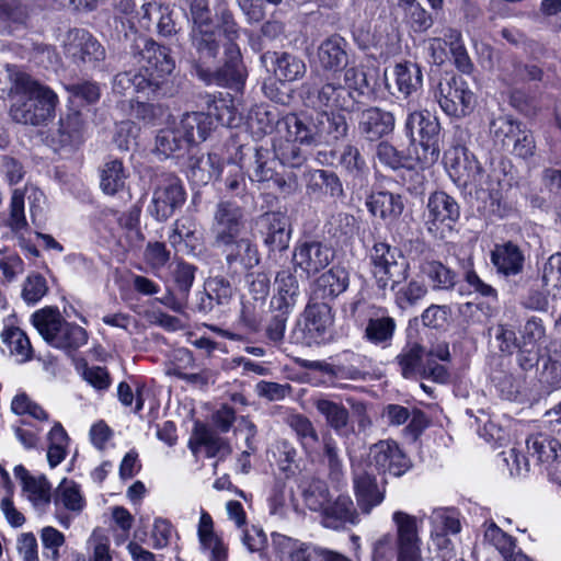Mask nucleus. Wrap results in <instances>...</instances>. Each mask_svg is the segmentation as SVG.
<instances>
[{
    "label": "nucleus",
    "instance_id": "f257e3e1",
    "mask_svg": "<svg viewBox=\"0 0 561 561\" xmlns=\"http://www.w3.org/2000/svg\"><path fill=\"white\" fill-rule=\"evenodd\" d=\"M244 227L245 215L241 206L229 199L216 204L210 225L211 247L225 256L228 270L237 264L244 270L260 264L256 244L250 238L241 237Z\"/></svg>",
    "mask_w": 561,
    "mask_h": 561
},
{
    "label": "nucleus",
    "instance_id": "f03ea898",
    "mask_svg": "<svg viewBox=\"0 0 561 561\" xmlns=\"http://www.w3.org/2000/svg\"><path fill=\"white\" fill-rule=\"evenodd\" d=\"M14 82L16 89L23 92L10 110L14 122L39 126L55 116L58 96L50 88L24 72H18Z\"/></svg>",
    "mask_w": 561,
    "mask_h": 561
},
{
    "label": "nucleus",
    "instance_id": "7ed1b4c3",
    "mask_svg": "<svg viewBox=\"0 0 561 561\" xmlns=\"http://www.w3.org/2000/svg\"><path fill=\"white\" fill-rule=\"evenodd\" d=\"M205 104L206 111L185 113L179 122L193 146L205 141L219 125L230 126L233 119L232 110L225 100L206 94Z\"/></svg>",
    "mask_w": 561,
    "mask_h": 561
},
{
    "label": "nucleus",
    "instance_id": "20e7f679",
    "mask_svg": "<svg viewBox=\"0 0 561 561\" xmlns=\"http://www.w3.org/2000/svg\"><path fill=\"white\" fill-rule=\"evenodd\" d=\"M440 123L427 110L412 111L404 122V134L410 145H419L422 156L419 159L425 164H434L440 156Z\"/></svg>",
    "mask_w": 561,
    "mask_h": 561
},
{
    "label": "nucleus",
    "instance_id": "39448f33",
    "mask_svg": "<svg viewBox=\"0 0 561 561\" xmlns=\"http://www.w3.org/2000/svg\"><path fill=\"white\" fill-rule=\"evenodd\" d=\"M371 273L378 289L394 290L409 277V264L402 259L399 249L387 242H375L369 251Z\"/></svg>",
    "mask_w": 561,
    "mask_h": 561
},
{
    "label": "nucleus",
    "instance_id": "423d86ee",
    "mask_svg": "<svg viewBox=\"0 0 561 561\" xmlns=\"http://www.w3.org/2000/svg\"><path fill=\"white\" fill-rule=\"evenodd\" d=\"M186 201V191L181 179L172 172L157 173L153 178L151 202L148 214L158 222L168 221L182 208Z\"/></svg>",
    "mask_w": 561,
    "mask_h": 561
},
{
    "label": "nucleus",
    "instance_id": "0eeeda50",
    "mask_svg": "<svg viewBox=\"0 0 561 561\" xmlns=\"http://www.w3.org/2000/svg\"><path fill=\"white\" fill-rule=\"evenodd\" d=\"M196 76L206 84L239 91L243 88L248 76L242 55L237 43L224 45V62L217 68L198 66Z\"/></svg>",
    "mask_w": 561,
    "mask_h": 561
},
{
    "label": "nucleus",
    "instance_id": "6e6552de",
    "mask_svg": "<svg viewBox=\"0 0 561 561\" xmlns=\"http://www.w3.org/2000/svg\"><path fill=\"white\" fill-rule=\"evenodd\" d=\"M302 318L301 336L294 332L296 343L311 346L325 344L333 340L334 313L331 305L316 301L309 297Z\"/></svg>",
    "mask_w": 561,
    "mask_h": 561
},
{
    "label": "nucleus",
    "instance_id": "1a4fd4ad",
    "mask_svg": "<svg viewBox=\"0 0 561 561\" xmlns=\"http://www.w3.org/2000/svg\"><path fill=\"white\" fill-rule=\"evenodd\" d=\"M435 98L445 114L461 118L469 115L476 102L474 93L461 78L451 76L438 82Z\"/></svg>",
    "mask_w": 561,
    "mask_h": 561
},
{
    "label": "nucleus",
    "instance_id": "9d476101",
    "mask_svg": "<svg viewBox=\"0 0 561 561\" xmlns=\"http://www.w3.org/2000/svg\"><path fill=\"white\" fill-rule=\"evenodd\" d=\"M335 257V250L328 243L308 238L299 240L293 250L291 264L309 278L323 271Z\"/></svg>",
    "mask_w": 561,
    "mask_h": 561
},
{
    "label": "nucleus",
    "instance_id": "9b49d317",
    "mask_svg": "<svg viewBox=\"0 0 561 561\" xmlns=\"http://www.w3.org/2000/svg\"><path fill=\"white\" fill-rule=\"evenodd\" d=\"M62 46L66 56L77 66L96 67L106 56L103 45L84 28H70L65 35Z\"/></svg>",
    "mask_w": 561,
    "mask_h": 561
},
{
    "label": "nucleus",
    "instance_id": "f8f14e48",
    "mask_svg": "<svg viewBox=\"0 0 561 561\" xmlns=\"http://www.w3.org/2000/svg\"><path fill=\"white\" fill-rule=\"evenodd\" d=\"M245 154L251 152L253 158L252 173L250 180L252 182L264 185L265 188H275L282 194H291L295 191V176L286 179L283 174L275 171L273 168L274 159L271 151L265 147H247L244 146Z\"/></svg>",
    "mask_w": 561,
    "mask_h": 561
},
{
    "label": "nucleus",
    "instance_id": "ddd939ff",
    "mask_svg": "<svg viewBox=\"0 0 561 561\" xmlns=\"http://www.w3.org/2000/svg\"><path fill=\"white\" fill-rule=\"evenodd\" d=\"M131 53L139 57L145 68L144 75H152L159 80H168L174 68V59L170 55V48L159 45L153 39L139 36L134 41Z\"/></svg>",
    "mask_w": 561,
    "mask_h": 561
},
{
    "label": "nucleus",
    "instance_id": "4468645a",
    "mask_svg": "<svg viewBox=\"0 0 561 561\" xmlns=\"http://www.w3.org/2000/svg\"><path fill=\"white\" fill-rule=\"evenodd\" d=\"M255 226L267 248L268 256L288 250L291 237V225L283 211H266L255 219Z\"/></svg>",
    "mask_w": 561,
    "mask_h": 561
},
{
    "label": "nucleus",
    "instance_id": "2eb2a0df",
    "mask_svg": "<svg viewBox=\"0 0 561 561\" xmlns=\"http://www.w3.org/2000/svg\"><path fill=\"white\" fill-rule=\"evenodd\" d=\"M396 525L397 561H423L416 517L402 511L392 515Z\"/></svg>",
    "mask_w": 561,
    "mask_h": 561
},
{
    "label": "nucleus",
    "instance_id": "dca6fc26",
    "mask_svg": "<svg viewBox=\"0 0 561 561\" xmlns=\"http://www.w3.org/2000/svg\"><path fill=\"white\" fill-rule=\"evenodd\" d=\"M427 231L435 238L443 239V233H439V227L443 225L449 230L460 218V206L457 201L443 191H435L432 193L427 201Z\"/></svg>",
    "mask_w": 561,
    "mask_h": 561
},
{
    "label": "nucleus",
    "instance_id": "f3484780",
    "mask_svg": "<svg viewBox=\"0 0 561 561\" xmlns=\"http://www.w3.org/2000/svg\"><path fill=\"white\" fill-rule=\"evenodd\" d=\"M369 466L380 474L401 477L411 468V461L393 440H380L369 448Z\"/></svg>",
    "mask_w": 561,
    "mask_h": 561
},
{
    "label": "nucleus",
    "instance_id": "a211bd4d",
    "mask_svg": "<svg viewBox=\"0 0 561 561\" xmlns=\"http://www.w3.org/2000/svg\"><path fill=\"white\" fill-rule=\"evenodd\" d=\"M134 88L137 92L145 93L150 99H161L171 95L169 80H159L152 75L142 72L133 73L130 71L119 72L114 77L113 91L125 94Z\"/></svg>",
    "mask_w": 561,
    "mask_h": 561
},
{
    "label": "nucleus",
    "instance_id": "6ab92c4d",
    "mask_svg": "<svg viewBox=\"0 0 561 561\" xmlns=\"http://www.w3.org/2000/svg\"><path fill=\"white\" fill-rule=\"evenodd\" d=\"M350 280V272L344 266L334 265L311 283L309 297L331 305L347 290Z\"/></svg>",
    "mask_w": 561,
    "mask_h": 561
},
{
    "label": "nucleus",
    "instance_id": "aec40b11",
    "mask_svg": "<svg viewBox=\"0 0 561 561\" xmlns=\"http://www.w3.org/2000/svg\"><path fill=\"white\" fill-rule=\"evenodd\" d=\"M396 127V117L392 112L379 106H369L358 114L357 129L367 141H379L391 135Z\"/></svg>",
    "mask_w": 561,
    "mask_h": 561
},
{
    "label": "nucleus",
    "instance_id": "412c9836",
    "mask_svg": "<svg viewBox=\"0 0 561 561\" xmlns=\"http://www.w3.org/2000/svg\"><path fill=\"white\" fill-rule=\"evenodd\" d=\"M261 62L282 84L302 79L307 71L305 61L288 51H265L261 55Z\"/></svg>",
    "mask_w": 561,
    "mask_h": 561
},
{
    "label": "nucleus",
    "instance_id": "4be33fe9",
    "mask_svg": "<svg viewBox=\"0 0 561 561\" xmlns=\"http://www.w3.org/2000/svg\"><path fill=\"white\" fill-rule=\"evenodd\" d=\"M294 268H284L277 272L275 284L277 293L270 302L271 310H285L293 312L295 306L301 298L300 286Z\"/></svg>",
    "mask_w": 561,
    "mask_h": 561
},
{
    "label": "nucleus",
    "instance_id": "5701e85b",
    "mask_svg": "<svg viewBox=\"0 0 561 561\" xmlns=\"http://www.w3.org/2000/svg\"><path fill=\"white\" fill-rule=\"evenodd\" d=\"M347 41L339 34H333L321 42L317 49L320 67L325 71L340 72L348 65Z\"/></svg>",
    "mask_w": 561,
    "mask_h": 561
},
{
    "label": "nucleus",
    "instance_id": "b1692460",
    "mask_svg": "<svg viewBox=\"0 0 561 561\" xmlns=\"http://www.w3.org/2000/svg\"><path fill=\"white\" fill-rule=\"evenodd\" d=\"M356 503L363 514H369L382 503L385 489L378 486L376 477L366 470H355L353 474Z\"/></svg>",
    "mask_w": 561,
    "mask_h": 561
},
{
    "label": "nucleus",
    "instance_id": "393cba45",
    "mask_svg": "<svg viewBox=\"0 0 561 561\" xmlns=\"http://www.w3.org/2000/svg\"><path fill=\"white\" fill-rule=\"evenodd\" d=\"M491 262L495 266L497 274L507 280L517 276H519V280H523L520 274L524 268L525 256L519 247L512 241L495 244L491 251Z\"/></svg>",
    "mask_w": 561,
    "mask_h": 561
},
{
    "label": "nucleus",
    "instance_id": "a878e982",
    "mask_svg": "<svg viewBox=\"0 0 561 561\" xmlns=\"http://www.w3.org/2000/svg\"><path fill=\"white\" fill-rule=\"evenodd\" d=\"M317 101L320 106L331 111L353 113L358 108L359 101L347 88L341 83L327 82L317 91Z\"/></svg>",
    "mask_w": 561,
    "mask_h": 561
},
{
    "label": "nucleus",
    "instance_id": "bb28decb",
    "mask_svg": "<svg viewBox=\"0 0 561 561\" xmlns=\"http://www.w3.org/2000/svg\"><path fill=\"white\" fill-rule=\"evenodd\" d=\"M311 403L318 413L324 417L327 425L339 435H347L350 432H354V428L350 426V412L341 402L319 396L312 398Z\"/></svg>",
    "mask_w": 561,
    "mask_h": 561
},
{
    "label": "nucleus",
    "instance_id": "cd10ccee",
    "mask_svg": "<svg viewBox=\"0 0 561 561\" xmlns=\"http://www.w3.org/2000/svg\"><path fill=\"white\" fill-rule=\"evenodd\" d=\"M499 76L507 85H514L526 81H541L543 71L536 65L520 61L514 55H507L500 60Z\"/></svg>",
    "mask_w": 561,
    "mask_h": 561
},
{
    "label": "nucleus",
    "instance_id": "c85d7f7f",
    "mask_svg": "<svg viewBox=\"0 0 561 561\" xmlns=\"http://www.w3.org/2000/svg\"><path fill=\"white\" fill-rule=\"evenodd\" d=\"M366 206L373 216H378L388 222L396 221L404 210L403 197L389 191H378L371 193Z\"/></svg>",
    "mask_w": 561,
    "mask_h": 561
},
{
    "label": "nucleus",
    "instance_id": "c756f323",
    "mask_svg": "<svg viewBox=\"0 0 561 561\" xmlns=\"http://www.w3.org/2000/svg\"><path fill=\"white\" fill-rule=\"evenodd\" d=\"M190 41L196 75L198 66L206 67L217 59L221 48L219 32L190 33Z\"/></svg>",
    "mask_w": 561,
    "mask_h": 561
},
{
    "label": "nucleus",
    "instance_id": "7c9ffc66",
    "mask_svg": "<svg viewBox=\"0 0 561 561\" xmlns=\"http://www.w3.org/2000/svg\"><path fill=\"white\" fill-rule=\"evenodd\" d=\"M318 124L323 145L335 146L348 136L350 124L342 112L322 111L318 113Z\"/></svg>",
    "mask_w": 561,
    "mask_h": 561
},
{
    "label": "nucleus",
    "instance_id": "2f4dec72",
    "mask_svg": "<svg viewBox=\"0 0 561 561\" xmlns=\"http://www.w3.org/2000/svg\"><path fill=\"white\" fill-rule=\"evenodd\" d=\"M194 438L188 442V447L196 454L198 447H206V455L209 458L219 457L225 458L231 454L229 443L219 437L216 432L210 430L206 424L196 423L194 426Z\"/></svg>",
    "mask_w": 561,
    "mask_h": 561
},
{
    "label": "nucleus",
    "instance_id": "473e14b6",
    "mask_svg": "<svg viewBox=\"0 0 561 561\" xmlns=\"http://www.w3.org/2000/svg\"><path fill=\"white\" fill-rule=\"evenodd\" d=\"M82 140V117L79 112H71L61 116L56 131L51 134L55 150L75 148Z\"/></svg>",
    "mask_w": 561,
    "mask_h": 561
},
{
    "label": "nucleus",
    "instance_id": "72a5a7b5",
    "mask_svg": "<svg viewBox=\"0 0 561 561\" xmlns=\"http://www.w3.org/2000/svg\"><path fill=\"white\" fill-rule=\"evenodd\" d=\"M193 145L187 136L182 133L180 124H175L171 128H164L158 131L154 140V149L157 152L169 157L184 156Z\"/></svg>",
    "mask_w": 561,
    "mask_h": 561
},
{
    "label": "nucleus",
    "instance_id": "f704fd0d",
    "mask_svg": "<svg viewBox=\"0 0 561 561\" xmlns=\"http://www.w3.org/2000/svg\"><path fill=\"white\" fill-rule=\"evenodd\" d=\"M322 512V523L328 528L340 529L346 524L358 523V514L348 496H339L332 504L328 503Z\"/></svg>",
    "mask_w": 561,
    "mask_h": 561
},
{
    "label": "nucleus",
    "instance_id": "c9c22d12",
    "mask_svg": "<svg viewBox=\"0 0 561 561\" xmlns=\"http://www.w3.org/2000/svg\"><path fill=\"white\" fill-rule=\"evenodd\" d=\"M306 187L310 195H329L337 199L345 196L342 181L335 172L330 170L317 169L311 171Z\"/></svg>",
    "mask_w": 561,
    "mask_h": 561
},
{
    "label": "nucleus",
    "instance_id": "e433bc0d",
    "mask_svg": "<svg viewBox=\"0 0 561 561\" xmlns=\"http://www.w3.org/2000/svg\"><path fill=\"white\" fill-rule=\"evenodd\" d=\"M528 456L541 465L550 467L561 456L560 442L547 434L538 433L530 435L527 440Z\"/></svg>",
    "mask_w": 561,
    "mask_h": 561
},
{
    "label": "nucleus",
    "instance_id": "4c0bfd02",
    "mask_svg": "<svg viewBox=\"0 0 561 561\" xmlns=\"http://www.w3.org/2000/svg\"><path fill=\"white\" fill-rule=\"evenodd\" d=\"M280 123L285 125L288 134L298 142L305 146H318L322 144L321 137L318 136L320 131L318 115L316 118L305 121L297 114L290 113L284 116Z\"/></svg>",
    "mask_w": 561,
    "mask_h": 561
},
{
    "label": "nucleus",
    "instance_id": "58836bf2",
    "mask_svg": "<svg viewBox=\"0 0 561 561\" xmlns=\"http://www.w3.org/2000/svg\"><path fill=\"white\" fill-rule=\"evenodd\" d=\"M396 328L397 323L392 317L383 311L381 314L377 312L367 319L364 337L374 345L387 347L391 344Z\"/></svg>",
    "mask_w": 561,
    "mask_h": 561
},
{
    "label": "nucleus",
    "instance_id": "ea45409f",
    "mask_svg": "<svg viewBox=\"0 0 561 561\" xmlns=\"http://www.w3.org/2000/svg\"><path fill=\"white\" fill-rule=\"evenodd\" d=\"M28 19L30 10L23 0H0V33L11 34L26 26Z\"/></svg>",
    "mask_w": 561,
    "mask_h": 561
},
{
    "label": "nucleus",
    "instance_id": "a19ab883",
    "mask_svg": "<svg viewBox=\"0 0 561 561\" xmlns=\"http://www.w3.org/2000/svg\"><path fill=\"white\" fill-rule=\"evenodd\" d=\"M393 76L398 91L407 99L416 93L423 85L421 67L412 61L398 62L393 67Z\"/></svg>",
    "mask_w": 561,
    "mask_h": 561
},
{
    "label": "nucleus",
    "instance_id": "79ce46f5",
    "mask_svg": "<svg viewBox=\"0 0 561 561\" xmlns=\"http://www.w3.org/2000/svg\"><path fill=\"white\" fill-rule=\"evenodd\" d=\"M339 163L354 184L362 185L367 179L369 169L365 158L356 146L352 144L345 145L340 156Z\"/></svg>",
    "mask_w": 561,
    "mask_h": 561
},
{
    "label": "nucleus",
    "instance_id": "37998d69",
    "mask_svg": "<svg viewBox=\"0 0 561 561\" xmlns=\"http://www.w3.org/2000/svg\"><path fill=\"white\" fill-rule=\"evenodd\" d=\"M128 173L119 159L107 160L100 170V186L107 195H115L125 188Z\"/></svg>",
    "mask_w": 561,
    "mask_h": 561
},
{
    "label": "nucleus",
    "instance_id": "c03bdc74",
    "mask_svg": "<svg viewBox=\"0 0 561 561\" xmlns=\"http://www.w3.org/2000/svg\"><path fill=\"white\" fill-rule=\"evenodd\" d=\"M295 139H278L273 145L274 158L284 167L301 168L308 160L309 152Z\"/></svg>",
    "mask_w": 561,
    "mask_h": 561
},
{
    "label": "nucleus",
    "instance_id": "a18cd8bd",
    "mask_svg": "<svg viewBox=\"0 0 561 561\" xmlns=\"http://www.w3.org/2000/svg\"><path fill=\"white\" fill-rule=\"evenodd\" d=\"M425 347L419 343L407 346L396 357L401 369V375L405 379L421 377L422 369L425 366Z\"/></svg>",
    "mask_w": 561,
    "mask_h": 561
},
{
    "label": "nucleus",
    "instance_id": "49530a36",
    "mask_svg": "<svg viewBox=\"0 0 561 561\" xmlns=\"http://www.w3.org/2000/svg\"><path fill=\"white\" fill-rule=\"evenodd\" d=\"M64 321L65 319L56 307H45L32 314L33 325L49 345Z\"/></svg>",
    "mask_w": 561,
    "mask_h": 561
},
{
    "label": "nucleus",
    "instance_id": "de8ad7c7",
    "mask_svg": "<svg viewBox=\"0 0 561 561\" xmlns=\"http://www.w3.org/2000/svg\"><path fill=\"white\" fill-rule=\"evenodd\" d=\"M244 156V146H241L239 148L238 163H228L225 169L219 170V175H222L226 191L238 197L243 196L247 192L243 172Z\"/></svg>",
    "mask_w": 561,
    "mask_h": 561
},
{
    "label": "nucleus",
    "instance_id": "09e8293b",
    "mask_svg": "<svg viewBox=\"0 0 561 561\" xmlns=\"http://www.w3.org/2000/svg\"><path fill=\"white\" fill-rule=\"evenodd\" d=\"M88 341V332L80 325L64 321L50 345L56 348L72 352L84 345Z\"/></svg>",
    "mask_w": 561,
    "mask_h": 561
},
{
    "label": "nucleus",
    "instance_id": "8fccbe9b",
    "mask_svg": "<svg viewBox=\"0 0 561 561\" xmlns=\"http://www.w3.org/2000/svg\"><path fill=\"white\" fill-rule=\"evenodd\" d=\"M198 537L202 546L210 550L213 561H225L227 551L213 529V519L206 512H202L198 525Z\"/></svg>",
    "mask_w": 561,
    "mask_h": 561
},
{
    "label": "nucleus",
    "instance_id": "3c124183",
    "mask_svg": "<svg viewBox=\"0 0 561 561\" xmlns=\"http://www.w3.org/2000/svg\"><path fill=\"white\" fill-rule=\"evenodd\" d=\"M525 125L510 115H500L490 122V134L502 147H510Z\"/></svg>",
    "mask_w": 561,
    "mask_h": 561
},
{
    "label": "nucleus",
    "instance_id": "603ef678",
    "mask_svg": "<svg viewBox=\"0 0 561 561\" xmlns=\"http://www.w3.org/2000/svg\"><path fill=\"white\" fill-rule=\"evenodd\" d=\"M421 271L431 280L435 290H449L456 285V273L439 261H426Z\"/></svg>",
    "mask_w": 561,
    "mask_h": 561
},
{
    "label": "nucleus",
    "instance_id": "864d4df0",
    "mask_svg": "<svg viewBox=\"0 0 561 561\" xmlns=\"http://www.w3.org/2000/svg\"><path fill=\"white\" fill-rule=\"evenodd\" d=\"M484 539L493 545L502 554L504 561H512L517 557L515 539L504 533L494 522L484 524Z\"/></svg>",
    "mask_w": 561,
    "mask_h": 561
},
{
    "label": "nucleus",
    "instance_id": "5fc2aeb1",
    "mask_svg": "<svg viewBox=\"0 0 561 561\" xmlns=\"http://www.w3.org/2000/svg\"><path fill=\"white\" fill-rule=\"evenodd\" d=\"M362 362V357L352 352H344L342 358L333 364V371L331 377L335 381L341 380H363L366 374L359 368L358 364Z\"/></svg>",
    "mask_w": 561,
    "mask_h": 561
},
{
    "label": "nucleus",
    "instance_id": "6e6d98bb",
    "mask_svg": "<svg viewBox=\"0 0 561 561\" xmlns=\"http://www.w3.org/2000/svg\"><path fill=\"white\" fill-rule=\"evenodd\" d=\"M216 154H208L207 160L198 157H191L188 160V179L196 185H206L214 173L219 176V169L215 167Z\"/></svg>",
    "mask_w": 561,
    "mask_h": 561
},
{
    "label": "nucleus",
    "instance_id": "4d7b16f0",
    "mask_svg": "<svg viewBox=\"0 0 561 561\" xmlns=\"http://www.w3.org/2000/svg\"><path fill=\"white\" fill-rule=\"evenodd\" d=\"M2 341L5 343L12 355L20 356V362H26L32 358V345L30 339L18 327L5 329L2 334Z\"/></svg>",
    "mask_w": 561,
    "mask_h": 561
},
{
    "label": "nucleus",
    "instance_id": "13d9d810",
    "mask_svg": "<svg viewBox=\"0 0 561 561\" xmlns=\"http://www.w3.org/2000/svg\"><path fill=\"white\" fill-rule=\"evenodd\" d=\"M323 444V461L325 462L331 481L339 483L344 477L343 461L339 454L335 439L331 434L322 437Z\"/></svg>",
    "mask_w": 561,
    "mask_h": 561
},
{
    "label": "nucleus",
    "instance_id": "bf43d9fd",
    "mask_svg": "<svg viewBox=\"0 0 561 561\" xmlns=\"http://www.w3.org/2000/svg\"><path fill=\"white\" fill-rule=\"evenodd\" d=\"M287 425L296 433L305 448L319 443V435L312 422L304 414H291L286 419Z\"/></svg>",
    "mask_w": 561,
    "mask_h": 561
},
{
    "label": "nucleus",
    "instance_id": "052dcab7",
    "mask_svg": "<svg viewBox=\"0 0 561 561\" xmlns=\"http://www.w3.org/2000/svg\"><path fill=\"white\" fill-rule=\"evenodd\" d=\"M375 156L381 165L392 171L404 168L409 161V157L403 151L398 150L387 140H381L377 144Z\"/></svg>",
    "mask_w": 561,
    "mask_h": 561
},
{
    "label": "nucleus",
    "instance_id": "680f3d73",
    "mask_svg": "<svg viewBox=\"0 0 561 561\" xmlns=\"http://www.w3.org/2000/svg\"><path fill=\"white\" fill-rule=\"evenodd\" d=\"M461 178H456L455 182L459 185H474L481 187L485 183V172L481 163L477 160L474 154L468 152L465 158L463 165L460 170Z\"/></svg>",
    "mask_w": 561,
    "mask_h": 561
},
{
    "label": "nucleus",
    "instance_id": "e2e57ef3",
    "mask_svg": "<svg viewBox=\"0 0 561 561\" xmlns=\"http://www.w3.org/2000/svg\"><path fill=\"white\" fill-rule=\"evenodd\" d=\"M539 380L552 390L561 388V350L546 355Z\"/></svg>",
    "mask_w": 561,
    "mask_h": 561
},
{
    "label": "nucleus",
    "instance_id": "0e129e2a",
    "mask_svg": "<svg viewBox=\"0 0 561 561\" xmlns=\"http://www.w3.org/2000/svg\"><path fill=\"white\" fill-rule=\"evenodd\" d=\"M216 30L224 34L227 43H236L240 36V26L237 23L232 11L226 4L216 8Z\"/></svg>",
    "mask_w": 561,
    "mask_h": 561
},
{
    "label": "nucleus",
    "instance_id": "69168bd1",
    "mask_svg": "<svg viewBox=\"0 0 561 561\" xmlns=\"http://www.w3.org/2000/svg\"><path fill=\"white\" fill-rule=\"evenodd\" d=\"M216 30L224 34L227 43H236L240 36V26L237 23L232 11L226 4L216 8Z\"/></svg>",
    "mask_w": 561,
    "mask_h": 561
},
{
    "label": "nucleus",
    "instance_id": "338daca9",
    "mask_svg": "<svg viewBox=\"0 0 561 561\" xmlns=\"http://www.w3.org/2000/svg\"><path fill=\"white\" fill-rule=\"evenodd\" d=\"M196 270L195 265L180 261L172 271V288L187 300L195 279Z\"/></svg>",
    "mask_w": 561,
    "mask_h": 561
},
{
    "label": "nucleus",
    "instance_id": "774afa93",
    "mask_svg": "<svg viewBox=\"0 0 561 561\" xmlns=\"http://www.w3.org/2000/svg\"><path fill=\"white\" fill-rule=\"evenodd\" d=\"M291 561H352L333 550L317 547H300L290 552Z\"/></svg>",
    "mask_w": 561,
    "mask_h": 561
}]
</instances>
